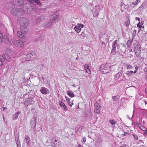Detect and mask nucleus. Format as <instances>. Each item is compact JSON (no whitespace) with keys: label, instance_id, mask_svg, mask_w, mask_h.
I'll return each instance as SVG.
<instances>
[{"label":"nucleus","instance_id":"obj_1","mask_svg":"<svg viewBox=\"0 0 147 147\" xmlns=\"http://www.w3.org/2000/svg\"><path fill=\"white\" fill-rule=\"evenodd\" d=\"M29 23L28 20L27 18L23 17L21 18L19 24L21 26V29L26 30V28L28 26Z\"/></svg>","mask_w":147,"mask_h":147},{"label":"nucleus","instance_id":"obj_2","mask_svg":"<svg viewBox=\"0 0 147 147\" xmlns=\"http://www.w3.org/2000/svg\"><path fill=\"white\" fill-rule=\"evenodd\" d=\"M58 16L57 15H56L53 17V18L51 19L50 22H47L43 23V26L45 28L50 27L52 25L53 22L56 23L58 22Z\"/></svg>","mask_w":147,"mask_h":147},{"label":"nucleus","instance_id":"obj_3","mask_svg":"<svg viewBox=\"0 0 147 147\" xmlns=\"http://www.w3.org/2000/svg\"><path fill=\"white\" fill-rule=\"evenodd\" d=\"M11 13L14 15L20 16L24 13V11L22 9L13 8L11 10Z\"/></svg>","mask_w":147,"mask_h":147},{"label":"nucleus","instance_id":"obj_4","mask_svg":"<svg viewBox=\"0 0 147 147\" xmlns=\"http://www.w3.org/2000/svg\"><path fill=\"white\" fill-rule=\"evenodd\" d=\"M110 64L109 63L106 64L104 68L100 69V71L102 73L106 74L111 72V68L110 67Z\"/></svg>","mask_w":147,"mask_h":147},{"label":"nucleus","instance_id":"obj_5","mask_svg":"<svg viewBox=\"0 0 147 147\" xmlns=\"http://www.w3.org/2000/svg\"><path fill=\"white\" fill-rule=\"evenodd\" d=\"M24 11L28 13H31V11L32 9V7L31 5L28 3H24L23 5Z\"/></svg>","mask_w":147,"mask_h":147},{"label":"nucleus","instance_id":"obj_6","mask_svg":"<svg viewBox=\"0 0 147 147\" xmlns=\"http://www.w3.org/2000/svg\"><path fill=\"white\" fill-rule=\"evenodd\" d=\"M11 57V56L8 54V53H6L3 54L2 56L0 55V61L2 62L5 60L9 61Z\"/></svg>","mask_w":147,"mask_h":147},{"label":"nucleus","instance_id":"obj_7","mask_svg":"<svg viewBox=\"0 0 147 147\" xmlns=\"http://www.w3.org/2000/svg\"><path fill=\"white\" fill-rule=\"evenodd\" d=\"M36 57V53L34 51H32L30 53H28L26 56V59L27 61L32 60Z\"/></svg>","mask_w":147,"mask_h":147},{"label":"nucleus","instance_id":"obj_8","mask_svg":"<svg viewBox=\"0 0 147 147\" xmlns=\"http://www.w3.org/2000/svg\"><path fill=\"white\" fill-rule=\"evenodd\" d=\"M100 40L101 41L103 44H104V46H106L107 42L108 40L107 36L105 35H101L99 36Z\"/></svg>","mask_w":147,"mask_h":147},{"label":"nucleus","instance_id":"obj_9","mask_svg":"<svg viewBox=\"0 0 147 147\" xmlns=\"http://www.w3.org/2000/svg\"><path fill=\"white\" fill-rule=\"evenodd\" d=\"M117 40H115L113 42L112 45V49L111 50V54L112 55H115L116 54V47L118 48L119 47L118 45L117 44Z\"/></svg>","mask_w":147,"mask_h":147},{"label":"nucleus","instance_id":"obj_10","mask_svg":"<svg viewBox=\"0 0 147 147\" xmlns=\"http://www.w3.org/2000/svg\"><path fill=\"white\" fill-rule=\"evenodd\" d=\"M45 19V16L42 15H39L37 16L36 18V22L38 24H40V22H43Z\"/></svg>","mask_w":147,"mask_h":147},{"label":"nucleus","instance_id":"obj_11","mask_svg":"<svg viewBox=\"0 0 147 147\" xmlns=\"http://www.w3.org/2000/svg\"><path fill=\"white\" fill-rule=\"evenodd\" d=\"M24 105L26 106L29 105H32L34 103V101L33 100V98L32 97L27 98L24 102Z\"/></svg>","mask_w":147,"mask_h":147},{"label":"nucleus","instance_id":"obj_12","mask_svg":"<svg viewBox=\"0 0 147 147\" xmlns=\"http://www.w3.org/2000/svg\"><path fill=\"white\" fill-rule=\"evenodd\" d=\"M22 31H18L17 32V35L20 38L24 39L25 37L24 34V32L25 33L27 32V31L25 30L24 31H23L22 29Z\"/></svg>","mask_w":147,"mask_h":147},{"label":"nucleus","instance_id":"obj_13","mask_svg":"<svg viewBox=\"0 0 147 147\" xmlns=\"http://www.w3.org/2000/svg\"><path fill=\"white\" fill-rule=\"evenodd\" d=\"M51 141V144L53 147H59L60 143L56 138L52 139Z\"/></svg>","mask_w":147,"mask_h":147},{"label":"nucleus","instance_id":"obj_14","mask_svg":"<svg viewBox=\"0 0 147 147\" xmlns=\"http://www.w3.org/2000/svg\"><path fill=\"white\" fill-rule=\"evenodd\" d=\"M12 43L16 46L21 47L23 45V42L20 40H14Z\"/></svg>","mask_w":147,"mask_h":147},{"label":"nucleus","instance_id":"obj_15","mask_svg":"<svg viewBox=\"0 0 147 147\" xmlns=\"http://www.w3.org/2000/svg\"><path fill=\"white\" fill-rule=\"evenodd\" d=\"M13 3L16 5L22 7L24 3L23 0H13Z\"/></svg>","mask_w":147,"mask_h":147},{"label":"nucleus","instance_id":"obj_16","mask_svg":"<svg viewBox=\"0 0 147 147\" xmlns=\"http://www.w3.org/2000/svg\"><path fill=\"white\" fill-rule=\"evenodd\" d=\"M36 119L35 117L32 118L30 122V125L32 128H34L35 127L36 125Z\"/></svg>","mask_w":147,"mask_h":147},{"label":"nucleus","instance_id":"obj_17","mask_svg":"<svg viewBox=\"0 0 147 147\" xmlns=\"http://www.w3.org/2000/svg\"><path fill=\"white\" fill-rule=\"evenodd\" d=\"M40 91L43 94H46L48 93L49 90H47V89L44 87H42L40 89Z\"/></svg>","mask_w":147,"mask_h":147},{"label":"nucleus","instance_id":"obj_18","mask_svg":"<svg viewBox=\"0 0 147 147\" xmlns=\"http://www.w3.org/2000/svg\"><path fill=\"white\" fill-rule=\"evenodd\" d=\"M59 105L60 106H61L63 109L65 111L67 110V107L64 103L62 101H60L59 102Z\"/></svg>","mask_w":147,"mask_h":147},{"label":"nucleus","instance_id":"obj_19","mask_svg":"<svg viewBox=\"0 0 147 147\" xmlns=\"http://www.w3.org/2000/svg\"><path fill=\"white\" fill-rule=\"evenodd\" d=\"M120 6H121V11L122 12H123V11L127 8L126 5L123 3H121Z\"/></svg>","mask_w":147,"mask_h":147},{"label":"nucleus","instance_id":"obj_20","mask_svg":"<svg viewBox=\"0 0 147 147\" xmlns=\"http://www.w3.org/2000/svg\"><path fill=\"white\" fill-rule=\"evenodd\" d=\"M134 46L135 50H139V49L140 50L141 49V47L140 45L138 43L136 44H135L134 45Z\"/></svg>","mask_w":147,"mask_h":147},{"label":"nucleus","instance_id":"obj_21","mask_svg":"<svg viewBox=\"0 0 147 147\" xmlns=\"http://www.w3.org/2000/svg\"><path fill=\"white\" fill-rule=\"evenodd\" d=\"M95 109L94 111L95 112V113L97 114H98L100 113V108L101 107V106H95Z\"/></svg>","mask_w":147,"mask_h":147},{"label":"nucleus","instance_id":"obj_22","mask_svg":"<svg viewBox=\"0 0 147 147\" xmlns=\"http://www.w3.org/2000/svg\"><path fill=\"white\" fill-rule=\"evenodd\" d=\"M67 94L70 97L72 98L74 97V95L73 92L72 91H68L67 92Z\"/></svg>","mask_w":147,"mask_h":147},{"label":"nucleus","instance_id":"obj_23","mask_svg":"<svg viewBox=\"0 0 147 147\" xmlns=\"http://www.w3.org/2000/svg\"><path fill=\"white\" fill-rule=\"evenodd\" d=\"M14 4L13 3V1L10 2L8 4V6L10 9L13 8L15 7Z\"/></svg>","mask_w":147,"mask_h":147},{"label":"nucleus","instance_id":"obj_24","mask_svg":"<svg viewBox=\"0 0 147 147\" xmlns=\"http://www.w3.org/2000/svg\"><path fill=\"white\" fill-rule=\"evenodd\" d=\"M20 112L19 111H18L16 113L13 115V119H16L18 117L19 115L20 114Z\"/></svg>","mask_w":147,"mask_h":147},{"label":"nucleus","instance_id":"obj_25","mask_svg":"<svg viewBox=\"0 0 147 147\" xmlns=\"http://www.w3.org/2000/svg\"><path fill=\"white\" fill-rule=\"evenodd\" d=\"M7 38V36H3V34L0 31V43H1L2 42V40L1 38H2L3 39H6Z\"/></svg>","mask_w":147,"mask_h":147},{"label":"nucleus","instance_id":"obj_26","mask_svg":"<svg viewBox=\"0 0 147 147\" xmlns=\"http://www.w3.org/2000/svg\"><path fill=\"white\" fill-rule=\"evenodd\" d=\"M141 53V50L139 49V50H135V54L136 55V57H139V55Z\"/></svg>","mask_w":147,"mask_h":147},{"label":"nucleus","instance_id":"obj_27","mask_svg":"<svg viewBox=\"0 0 147 147\" xmlns=\"http://www.w3.org/2000/svg\"><path fill=\"white\" fill-rule=\"evenodd\" d=\"M133 39L132 38L131 40H128L127 42V47H129L131 45V44L132 42L133 41Z\"/></svg>","mask_w":147,"mask_h":147},{"label":"nucleus","instance_id":"obj_28","mask_svg":"<svg viewBox=\"0 0 147 147\" xmlns=\"http://www.w3.org/2000/svg\"><path fill=\"white\" fill-rule=\"evenodd\" d=\"M74 29L78 33H79L81 31V28L78 26H76Z\"/></svg>","mask_w":147,"mask_h":147},{"label":"nucleus","instance_id":"obj_29","mask_svg":"<svg viewBox=\"0 0 147 147\" xmlns=\"http://www.w3.org/2000/svg\"><path fill=\"white\" fill-rule=\"evenodd\" d=\"M122 76V73L121 72H119L116 74L115 76L117 78L119 79Z\"/></svg>","mask_w":147,"mask_h":147},{"label":"nucleus","instance_id":"obj_30","mask_svg":"<svg viewBox=\"0 0 147 147\" xmlns=\"http://www.w3.org/2000/svg\"><path fill=\"white\" fill-rule=\"evenodd\" d=\"M25 139L26 140V142L28 144L30 142V138L28 136H25Z\"/></svg>","mask_w":147,"mask_h":147},{"label":"nucleus","instance_id":"obj_31","mask_svg":"<svg viewBox=\"0 0 147 147\" xmlns=\"http://www.w3.org/2000/svg\"><path fill=\"white\" fill-rule=\"evenodd\" d=\"M112 98L113 101L117 100L119 99V97L118 96H113Z\"/></svg>","mask_w":147,"mask_h":147},{"label":"nucleus","instance_id":"obj_32","mask_svg":"<svg viewBox=\"0 0 147 147\" xmlns=\"http://www.w3.org/2000/svg\"><path fill=\"white\" fill-rule=\"evenodd\" d=\"M145 4L144 3L142 4L139 7L138 9L139 11L142 10L143 9L144 7Z\"/></svg>","mask_w":147,"mask_h":147},{"label":"nucleus","instance_id":"obj_33","mask_svg":"<svg viewBox=\"0 0 147 147\" xmlns=\"http://www.w3.org/2000/svg\"><path fill=\"white\" fill-rule=\"evenodd\" d=\"M130 24V20L129 19L127 20L125 22V25L126 26L128 27L129 26V24Z\"/></svg>","mask_w":147,"mask_h":147},{"label":"nucleus","instance_id":"obj_34","mask_svg":"<svg viewBox=\"0 0 147 147\" xmlns=\"http://www.w3.org/2000/svg\"><path fill=\"white\" fill-rule=\"evenodd\" d=\"M101 102L100 101H98V102H96L94 104V106H101Z\"/></svg>","mask_w":147,"mask_h":147},{"label":"nucleus","instance_id":"obj_35","mask_svg":"<svg viewBox=\"0 0 147 147\" xmlns=\"http://www.w3.org/2000/svg\"><path fill=\"white\" fill-rule=\"evenodd\" d=\"M109 122L112 125H115L117 123V122L115 121L114 119L110 120H109Z\"/></svg>","mask_w":147,"mask_h":147},{"label":"nucleus","instance_id":"obj_36","mask_svg":"<svg viewBox=\"0 0 147 147\" xmlns=\"http://www.w3.org/2000/svg\"><path fill=\"white\" fill-rule=\"evenodd\" d=\"M86 32L85 31L82 32L81 34V36L83 37L84 38L86 37L87 36V34L86 33Z\"/></svg>","mask_w":147,"mask_h":147},{"label":"nucleus","instance_id":"obj_37","mask_svg":"<svg viewBox=\"0 0 147 147\" xmlns=\"http://www.w3.org/2000/svg\"><path fill=\"white\" fill-rule=\"evenodd\" d=\"M93 16L94 17H96L98 15V13L97 11L96 10L93 12Z\"/></svg>","mask_w":147,"mask_h":147},{"label":"nucleus","instance_id":"obj_38","mask_svg":"<svg viewBox=\"0 0 147 147\" xmlns=\"http://www.w3.org/2000/svg\"><path fill=\"white\" fill-rule=\"evenodd\" d=\"M133 73V71H130L127 72V74L129 76H130L131 74Z\"/></svg>","mask_w":147,"mask_h":147},{"label":"nucleus","instance_id":"obj_39","mask_svg":"<svg viewBox=\"0 0 147 147\" xmlns=\"http://www.w3.org/2000/svg\"><path fill=\"white\" fill-rule=\"evenodd\" d=\"M33 1V3H34V2L35 3H37L38 5H39L40 4V3L39 1V0H32Z\"/></svg>","mask_w":147,"mask_h":147},{"label":"nucleus","instance_id":"obj_40","mask_svg":"<svg viewBox=\"0 0 147 147\" xmlns=\"http://www.w3.org/2000/svg\"><path fill=\"white\" fill-rule=\"evenodd\" d=\"M131 135L133 136L134 138L136 140H138V138L137 135L135 134H132Z\"/></svg>","mask_w":147,"mask_h":147},{"label":"nucleus","instance_id":"obj_41","mask_svg":"<svg viewBox=\"0 0 147 147\" xmlns=\"http://www.w3.org/2000/svg\"><path fill=\"white\" fill-rule=\"evenodd\" d=\"M136 31L135 30L134 31L133 33H132V38L133 39H134V38L135 36L136 35Z\"/></svg>","mask_w":147,"mask_h":147},{"label":"nucleus","instance_id":"obj_42","mask_svg":"<svg viewBox=\"0 0 147 147\" xmlns=\"http://www.w3.org/2000/svg\"><path fill=\"white\" fill-rule=\"evenodd\" d=\"M19 137L18 136L17 134L15 136V140L16 141L17 140H19Z\"/></svg>","mask_w":147,"mask_h":147},{"label":"nucleus","instance_id":"obj_43","mask_svg":"<svg viewBox=\"0 0 147 147\" xmlns=\"http://www.w3.org/2000/svg\"><path fill=\"white\" fill-rule=\"evenodd\" d=\"M78 26H79L81 29L84 26V25L83 24H78Z\"/></svg>","mask_w":147,"mask_h":147},{"label":"nucleus","instance_id":"obj_44","mask_svg":"<svg viewBox=\"0 0 147 147\" xmlns=\"http://www.w3.org/2000/svg\"><path fill=\"white\" fill-rule=\"evenodd\" d=\"M69 106L70 107H71L72 105H73V103L72 102H71L70 101H69L68 102H67Z\"/></svg>","mask_w":147,"mask_h":147},{"label":"nucleus","instance_id":"obj_45","mask_svg":"<svg viewBox=\"0 0 147 147\" xmlns=\"http://www.w3.org/2000/svg\"><path fill=\"white\" fill-rule=\"evenodd\" d=\"M82 142L83 143H84L86 142V138L85 137H84L83 138L82 140Z\"/></svg>","mask_w":147,"mask_h":147},{"label":"nucleus","instance_id":"obj_46","mask_svg":"<svg viewBox=\"0 0 147 147\" xmlns=\"http://www.w3.org/2000/svg\"><path fill=\"white\" fill-rule=\"evenodd\" d=\"M89 68V66L88 64H86L84 66V68L86 70Z\"/></svg>","mask_w":147,"mask_h":147},{"label":"nucleus","instance_id":"obj_47","mask_svg":"<svg viewBox=\"0 0 147 147\" xmlns=\"http://www.w3.org/2000/svg\"><path fill=\"white\" fill-rule=\"evenodd\" d=\"M86 70L87 72L88 73V74H90L91 73V72L89 68H88V69H86Z\"/></svg>","mask_w":147,"mask_h":147},{"label":"nucleus","instance_id":"obj_48","mask_svg":"<svg viewBox=\"0 0 147 147\" xmlns=\"http://www.w3.org/2000/svg\"><path fill=\"white\" fill-rule=\"evenodd\" d=\"M127 69H128L129 68L130 69H132V66L131 65H128L127 66Z\"/></svg>","mask_w":147,"mask_h":147},{"label":"nucleus","instance_id":"obj_49","mask_svg":"<svg viewBox=\"0 0 147 147\" xmlns=\"http://www.w3.org/2000/svg\"><path fill=\"white\" fill-rule=\"evenodd\" d=\"M65 98L67 101V102H69V101L70 100V98H69L67 96H65Z\"/></svg>","mask_w":147,"mask_h":147},{"label":"nucleus","instance_id":"obj_50","mask_svg":"<svg viewBox=\"0 0 147 147\" xmlns=\"http://www.w3.org/2000/svg\"><path fill=\"white\" fill-rule=\"evenodd\" d=\"M6 108L5 107H2L1 108V111H3Z\"/></svg>","mask_w":147,"mask_h":147},{"label":"nucleus","instance_id":"obj_51","mask_svg":"<svg viewBox=\"0 0 147 147\" xmlns=\"http://www.w3.org/2000/svg\"><path fill=\"white\" fill-rule=\"evenodd\" d=\"M27 1H28V2L30 3L31 4H33V1L32 0H27Z\"/></svg>","mask_w":147,"mask_h":147},{"label":"nucleus","instance_id":"obj_52","mask_svg":"<svg viewBox=\"0 0 147 147\" xmlns=\"http://www.w3.org/2000/svg\"><path fill=\"white\" fill-rule=\"evenodd\" d=\"M141 25L140 24V22H139L137 24V26L140 28V27Z\"/></svg>","mask_w":147,"mask_h":147},{"label":"nucleus","instance_id":"obj_53","mask_svg":"<svg viewBox=\"0 0 147 147\" xmlns=\"http://www.w3.org/2000/svg\"><path fill=\"white\" fill-rule=\"evenodd\" d=\"M132 3V4L134 5H136L138 4V3L136 2V1L133 2Z\"/></svg>","mask_w":147,"mask_h":147},{"label":"nucleus","instance_id":"obj_54","mask_svg":"<svg viewBox=\"0 0 147 147\" xmlns=\"http://www.w3.org/2000/svg\"><path fill=\"white\" fill-rule=\"evenodd\" d=\"M139 127L140 128V129L142 130V131H144L145 130V129H145V128H144V127H142V128H141L139 126Z\"/></svg>","mask_w":147,"mask_h":147},{"label":"nucleus","instance_id":"obj_55","mask_svg":"<svg viewBox=\"0 0 147 147\" xmlns=\"http://www.w3.org/2000/svg\"><path fill=\"white\" fill-rule=\"evenodd\" d=\"M129 134V133H128L127 132H124V134H123V135L124 136H126L127 134Z\"/></svg>","mask_w":147,"mask_h":147},{"label":"nucleus","instance_id":"obj_56","mask_svg":"<svg viewBox=\"0 0 147 147\" xmlns=\"http://www.w3.org/2000/svg\"><path fill=\"white\" fill-rule=\"evenodd\" d=\"M126 146V144H123L122 146H121V147H125Z\"/></svg>","mask_w":147,"mask_h":147},{"label":"nucleus","instance_id":"obj_57","mask_svg":"<svg viewBox=\"0 0 147 147\" xmlns=\"http://www.w3.org/2000/svg\"><path fill=\"white\" fill-rule=\"evenodd\" d=\"M140 0H136V2L138 4V3H139V2H140Z\"/></svg>","mask_w":147,"mask_h":147},{"label":"nucleus","instance_id":"obj_58","mask_svg":"<svg viewBox=\"0 0 147 147\" xmlns=\"http://www.w3.org/2000/svg\"><path fill=\"white\" fill-rule=\"evenodd\" d=\"M123 46L124 47H126V45H125V44H123Z\"/></svg>","mask_w":147,"mask_h":147},{"label":"nucleus","instance_id":"obj_59","mask_svg":"<svg viewBox=\"0 0 147 147\" xmlns=\"http://www.w3.org/2000/svg\"><path fill=\"white\" fill-rule=\"evenodd\" d=\"M145 75L146 76V77L147 76V71H146L145 72Z\"/></svg>","mask_w":147,"mask_h":147},{"label":"nucleus","instance_id":"obj_60","mask_svg":"<svg viewBox=\"0 0 147 147\" xmlns=\"http://www.w3.org/2000/svg\"><path fill=\"white\" fill-rule=\"evenodd\" d=\"M17 147H21V144H17Z\"/></svg>","mask_w":147,"mask_h":147},{"label":"nucleus","instance_id":"obj_61","mask_svg":"<svg viewBox=\"0 0 147 147\" xmlns=\"http://www.w3.org/2000/svg\"><path fill=\"white\" fill-rule=\"evenodd\" d=\"M144 134L145 135H147V129H146V131L144 132Z\"/></svg>","mask_w":147,"mask_h":147},{"label":"nucleus","instance_id":"obj_62","mask_svg":"<svg viewBox=\"0 0 147 147\" xmlns=\"http://www.w3.org/2000/svg\"><path fill=\"white\" fill-rule=\"evenodd\" d=\"M136 20H138L139 21H140V18H139L136 17Z\"/></svg>","mask_w":147,"mask_h":147},{"label":"nucleus","instance_id":"obj_63","mask_svg":"<svg viewBox=\"0 0 147 147\" xmlns=\"http://www.w3.org/2000/svg\"><path fill=\"white\" fill-rule=\"evenodd\" d=\"M144 28V26H141L140 28Z\"/></svg>","mask_w":147,"mask_h":147},{"label":"nucleus","instance_id":"obj_64","mask_svg":"<svg viewBox=\"0 0 147 147\" xmlns=\"http://www.w3.org/2000/svg\"><path fill=\"white\" fill-rule=\"evenodd\" d=\"M136 70H137L138 69V67L137 66H136L135 67Z\"/></svg>","mask_w":147,"mask_h":147}]
</instances>
